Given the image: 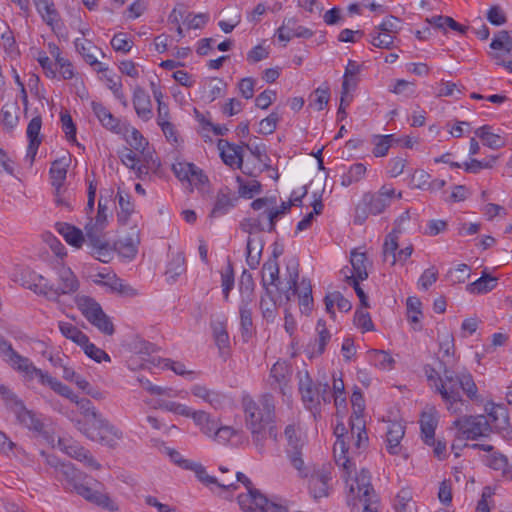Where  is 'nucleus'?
I'll use <instances>...</instances> for the list:
<instances>
[{
    "mask_svg": "<svg viewBox=\"0 0 512 512\" xmlns=\"http://www.w3.org/2000/svg\"><path fill=\"white\" fill-rule=\"evenodd\" d=\"M420 429L424 443H434L435 430L438 425V413L434 407L423 411L420 416Z\"/></svg>",
    "mask_w": 512,
    "mask_h": 512,
    "instance_id": "nucleus-23",
    "label": "nucleus"
},
{
    "mask_svg": "<svg viewBox=\"0 0 512 512\" xmlns=\"http://www.w3.org/2000/svg\"><path fill=\"white\" fill-rule=\"evenodd\" d=\"M59 330L64 337L72 340L74 343L82 346L85 343H88V336L83 333L80 329H78L75 325L69 322H59L58 324Z\"/></svg>",
    "mask_w": 512,
    "mask_h": 512,
    "instance_id": "nucleus-52",
    "label": "nucleus"
},
{
    "mask_svg": "<svg viewBox=\"0 0 512 512\" xmlns=\"http://www.w3.org/2000/svg\"><path fill=\"white\" fill-rule=\"evenodd\" d=\"M238 197L227 186L222 187L216 194L214 206L209 214L211 218H218L227 214L235 207Z\"/></svg>",
    "mask_w": 512,
    "mask_h": 512,
    "instance_id": "nucleus-19",
    "label": "nucleus"
},
{
    "mask_svg": "<svg viewBox=\"0 0 512 512\" xmlns=\"http://www.w3.org/2000/svg\"><path fill=\"white\" fill-rule=\"evenodd\" d=\"M218 148L221 150V158L226 165L230 167L236 165L238 168H241L243 163L242 147L220 139L218 141Z\"/></svg>",
    "mask_w": 512,
    "mask_h": 512,
    "instance_id": "nucleus-27",
    "label": "nucleus"
},
{
    "mask_svg": "<svg viewBox=\"0 0 512 512\" xmlns=\"http://www.w3.org/2000/svg\"><path fill=\"white\" fill-rule=\"evenodd\" d=\"M85 243L90 254L103 263H108L113 257V249L105 237V228L91 222L85 224Z\"/></svg>",
    "mask_w": 512,
    "mask_h": 512,
    "instance_id": "nucleus-11",
    "label": "nucleus"
},
{
    "mask_svg": "<svg viewBox=\"0 0 512 512\" xmlns=\"http://www.w3.org/2000/svg\"><path fill=\"white\" fill-rule=\"evenodd\" d=\"M67 168L68 164L65 162V159L55 160L50 168L51 184L55 187L57 194L66 179Z\"/></svg>",
    "mask_w": 512,
    "mask_h": 512,
    "instance_id": "nucleus-48",
    "label": "nucleus"
},
{
    "mask_svg": "<svg viewBox=\"0 0 512 512\" xmlns=\"http://www.w3.org/2000/svg\"><path fill=\"white\" fill-rule=\"evenodd\" d=\"M56 477L66 490L74 491L86 501L91 502L108 511L118 510L117 504L107 493L92 488L85 483L87 475L76 469L70 462L63 463Z\"/></svg>",
    "mask_w": 512,
    "mask_h": 512,
    "instance_id": "nucleus-2",
    "label": "nucleus"
},
{
    "mask_svg": "<svg viewBox=\"0 0 512 512\" xmlns=\"http://www.w3.org/2000/svg\"><path fill=\"white\" fill-rule=\"evenodd\" d=\"M279 281V264L275 259H268L262 266V285L269 294V285L277 286Z\"/></svg>",
    "mask_w": 512,
    "mask_h": 512,
    "instance_id": "nucleus-40",
    "label": "nucleus"
},
{
    "mask_svg": "<svg viewBox=\"0 0 512 512\" xmlns=\"http://www.w3.org/2000/svg\"><path fill=\"white\" fill-rule=\"evenodd\" d=\"M368 356L374 366L383 370L391 369L394 364V359L391 355L383 350L372 349L368 351Z\"/></svg>",
    "mask_w": 512,
    "mask_h": 512,
    "instance_id": "nucleus-58",
    "label": "nucleus"
},
{
    "mask_svg": "<svg viewBox=\"0 0 512 512\" xmlns=\"http://www.w3.org/2000/svg\"><path fill=\"white\" fill-rule=\"evenodd\" d=\"M324 302L326 311L333 318L335 317V312L333 310L334 304L337 305L338 310L341 312H348L352 308L351 302L338 291L326 295Z\"/></svg>",
    "mask_w": 512,
    "mask_h": 512,
    "instance_id": "nucleus-45",
    "label": "nucleus"
},
{
    "mask_svg": "<svg viewBox=\"0 0 512 512\" xmlns=\"http://www.w3.org/2000/svg\"><path fill=\"white\" fill-rule=\"evenodd\" d=\"M243 407L248 429L275 424V402L271 394L261 396L257 402L252 399H244Z\"/></svg>",
    "mask_w": 512,
    "mask_h": 512,
    "instance_id": "nucleus-5",
    "label": "nucleus"
},
{
    "mask_svg": "<svg viewBox=\"0 0 512 512\" xmlns=\"http://www.w3.org/2000/svg\"><path fill=\"white\" fill-rule=\"evenodd\" d=\"M253 494H240L238 504L244 512H288V509L273 500L268 499L260 491Z\"/></svg>",
    "mask_w": 512,
    "mask_h": 512,
    "instance_id": "nucleus-13",
    "label": "nucleus"
},
{
    "mask_svg": "<svg viewBox=\"0 0 512 512\" xmlns=\"http://www.w3.org/2000/svg\"><path fill=\"white\" fill-rule=\"evenodd\" d=\"M192 468H189L188 470H191L195 473L196 477L206 486L210 485H216L221 489L229 490V488L233 487L235 488L233 483H226V481H218V479L214 476H210L205 467L202 466L200 463L193 462L191 464Z\"/></svg>",
    "mask_w": 512,
    "mask_h": 512,
    "instance_id": "nucleus-41",
    "label": "nucleus"
},
{
    "mask_svg": "<svg viewBox=\"0 0 512 512\" xmlns=\"http://www.w3.org/2000/svg\"><path fill=\"white\" fill-rule=\"evenodd\" d=\"M251 433V441L256 451L263 455L267 452V440L270 439L275 443H278L280 434L276 424H270L267 426H258L248 429Z\"/></svg>",
    "mask_w": 512,
    "mask_h": 512,
    "instance_id": "nucleus-17",
    "label": "nucleus"
},
{
    "mask_svg": "<svg viewBox=\"0 0 512 512\" xmlns=\"http://www.w3.org/2000/svg\"><path fill=\"white\" fill-rule=\"evenodd\" d=\"M421 306L422 303L419 298L408 297L406 301L407 318L408 321L413 324V329L416 331L422 329V325L420 324V317L422 316Z\"/></svg>",
    "mask_w": 512,
    "mask_h": 512,
    "instance_id": "nucleus-51",
    "label": "nucleus"
},
{
    "mask_svg": "<svg viewBox=\"0 0 512 512\" xmlns=\"http://www.w3.org/2000/svg\"><path fill=\"white\" fill-rule=\"evenodd\" d=\"M133 105L138 117L144 121L152 118V104L149 95L141 87H136L133 93Z\"/></svg>",
    "mask_w": 512,
    "mask_h": 512,
    "instance_id": "nucleus-25",
    "label": "nucleus"
},
{
    "mask_svg": "<svg viewBox=\"0 0 512 512\" xmlns=\"http://www.w3.org/2000/svg\"><path fill=\"white\" fill-rule=\"evenodd\" d=\"M329 99H330V88H329L328 84L325 83L323 86L318 87L313 92V94L311 95L309 105L315 107L318 111H321L328 104Z\"/></svg>",
    "mask_w": 512,
    "mask_h": 512,
    "instance_id": "nucleus-59",
    "label": "nucleus"
},
{
    "mask_svg": "<svg viewBox=\"0 0 512 512\" xmlns=\"http://www.w3.org/2000/svg\"><path fill=\"white\" fill-rule=\"evenodd\" d=\"M57 275L58 284L55 286L44 276L34 274L29 288L50 301H59L60 296L72 294L79 289V281L70 268L59 267Z\"/></svg>",
    "mask_w": 512,
    "mask_h": 512,
    "instance_id": "nucleus-3",
    "label": "nucleus"
},
{
    "mask_svg": "<svg viewBox=\"0 0 512 512\" xmlns=\"http://www.w3.org/2000/svg\"><path fill=\"white\" fill-rule=\"evenodd\" d=\"M371 36V44L377 48L382 49H391L394 44V36L390 34H385L379 30L374 31L370 34Z\"/></svg>",
    "mask_w": 512,
    "mask_h": 512,
    "instance_id": "nucleus-64",
    "label": "nucleus"
},
{
    "mask_svg": "<svg viewBox=\"0 0 512 512\" xmlns=\"http://www.w3.org/2000/svg\"><path fill=\"white\" fill-rule=\"evenodd\" d=\"M41 15L43 21L51 27L53 31L59 30L62 26L61 18L58 11L55 8L53 0L43 3L40 10H37Z\"/></svg>",
    "mask_w": 512,
    "mask_h": 512,
    "instance_id": "nucleus-39",
    "label": "nucleus"
},
{
    "mask_svg": "<svg viewBox=\"0 0 512 512\" xmlns=\"http://www.w3.org/2000/svg\"><path fill=\"white\" fill-rule=\"evenodd\" d=\"M190 418H192L195 425L200 428V431L208 437L212 436L219 423L218 419L213 418L209 413L203 410H194Z\"/></svg>",
    "mask_w": 512,
    "mask_h": 512,
    "instance_id": "nucleus-35",
    "label": "nucleus"
},
{
    "mask_svg": "<svg viewBox=\"0 0 512 512\" xmlns=\"http://www.w3.org/2000/svg\"><path fill=\"white\" fill-rule=\"evenodd\" d=\"M237 182L239 183V195L243 198H252L255 194H259L261 192V184L257 180H251L247 183H244L240 176L237 177Z\"/></svg>",
    "mask_w": 512,
    "mask_h": 512,
    "instance_id": "nucleus-62",
    "label": "nucleus"
},
{
    "mask_svg": "<svg viewBox=\"0 0 512 512\" xmlns=\"http://www.w3.org/2000/svg\"><path fill=\"white\" fill-rule=\"evenodd\" d=\"M490 47L493 50H504L507 53H512V36L510 32L507 30L499 31L493 38Z\"/></svg>",
    "mask_w": 512,
    "mask_h": 512,
    "instance_id": "nucleus-60",
    "label": "nucleus"
},
{
    "mask_svg": "<svg viewBox=\"0 0 512 512\" xmlns=\"http://www.w3.org/2000/svg\"><path fill=\"white\" fill-rule=\"evenodd\" d=\"M352 457L351 472L347 473L343 467L342 477L345 479L349 486V492L359 501L365 505V508L372 511V509L379 508V498L371 484L370 472L362 468L360 471L356 470L354 457Z\"/></svg>",
    "mask_w": 512,
    "mask_h": 512,
    "instance_id": "nucleus-4",
    "label": "nucleus"
},
{
    "mask_svg": "<svg viewBox=\"0 0 512 512\" xmlns=\"http://www.w3.org/2000/svg\"><path fill=\"white\" fill-rule=\"evenodd\" d=\"M73 403L77 405L83 416L87 418L91 417L93 422H95L98 418L102 416L96 410L92 402L87 398H80L79 396H77Z\"/></svg>",
    "mask_w": 512,
    "mask_h": 512,
    "instance_id": "nucleus-63",
    "label": "nucleus"
},
{
    "mask_svg": "<svg viewBox=\"0 0 512 512\" xmlns=\"http://www.w3.org/2000/svg\"><path fill=\"white\" fill-rule=\"evenodd\" d=\"M118 203L120 207V212L118 213V217L120 220H127L130 215L134 211V205L131 202V196L128 193H123L121 191L117 192Z\"/></svg>",
    "mask_w": 512,
    "mask_h": 512,
    "instance_id": "nucleus-61",
    "label": "nucleus"
},
{
    "mask_svg": "<svg viewBox=\"0 0 512 512\" xmlns=\"http://www.w3.org/2000/svg\"><path fill=\"white\" fill-rule=\"evenodd\" d=\"M286 455L290 464L297 470L298 475L301 478H308L310 466L306 465L304 462L303 447L293 446L292 448H286Z\"/></svg>",
    "mask_w": 512,
    "mask_h": 512,
    "instance_id": "nucleus-36",
    "label": "nucleus"
},
{
    "mask_svg": "<svg viewBox=\"0 0 512 512\" xmlns=\"http://www.w3.org/2000/svg\"><path fill=\"white\" fill-rule=\"evenodd\" d=\"M264 240L261 237H248L246 246V263L250 269H256L260 264Z\"/></svg>",
    "mask_w": 512,
    "mask_h": 512,
    "instance_id": "nucleus-34",
    "label": "nucleus"
},
{
    "mask_svg": "<svg viewBox=\"0 0 512 512\" xmlns=\"http://www.w3.org/2000/svg\"><path fill=\"white\" fill-rule=\"evenodd\" d=\"M400 230L393 229L385 238V242L383 244V256L384 259L387 260L389 256H391V265L396 264V253L398 251V239H399Z\"/></svg>",
    "mask_w": 512,
    "mask_h": 512,
    "instance_id": "nucleus-55",
    "label": "nucleus"
},
{
    "mask_svg": "<svg viewBox=\"0 0 512 512\" xmlns=\"http://www.w3.org/2000/svg\"><path fill=\"white\" fill-rule=\"evenodd\" d=\"M56 230L69 245L75 248H80L85 242L82 230L71 224L57 223Z\"/></svg>",
    "mask_w": 512,
    "mask_h": 512,
    "instance_id": "nucleus-33",
    "label": "nucleus"
},
{
    "mask_svg": "<svg viewBox=\"0 0 512 512\" xmlns=\"http://www.w3.org/2000/svg\"><path fill=\"white\" fill-rule=\"evenodd\" d=\"M126 141L131 148L140 152L144 156L145 161L148 162V157H152L150 152L145 153L148 141L137 129L132 128L130 135L126 138Z\"/></svg>",
    "mask_w": 512,
    "mask_h": 512,
    "instance_id": "nucleus-56",
    "label": "nucleus"
},
{
    "mask_svg": "<svg viewBox=\"0 0 512 512\" xmlns=\"http://www.w3.org/2000/svg\"><path fill=\"white\" fill-rule=\"evenodd\" d=\"M395 512H416V503L413 500L412 490L409 488L401 489L394 499Z\"/></svg>",
    "mask_w": 512,
    "mask_h": 512,
    "instance_id": "nucleus-43",
    "label": "nucleus"
},
{
    "mask_svg": "<svg viewBox=\"0 0 512 512\" xmlns=\"http://www.w3.org/2000/svg\"><path fill=\"white\" fill-rule=\"evenodd\" d=\"M475 135L482 140L485 146L491 149H499L505 146L504 138L499 134L491 132V127L488 125L477 128Z\"/></svg>",
    "mask_w": 512,
    "mask_h": 512,
    "instance_id": "nucleus-44",
    "label": "nucleus"
},
{
    "mask_svg": "<svg viewBox=\"0 0 512 512\" xmlns=\"http://www.w3.org/2000/svg\"><path fill=\"white\" fill-rule=\"evenodd\" d=\"M78 429L90 440L108 447H115L117 442L123 437L121 430L112 425L103 416L92 422L89 427L78 422Z\"/></svg>",
    "mask_w": 512,
    "mask_h": 512,
    "instance_id": "nucleus-8",
    "label": "nucleus"
},
{
    "mask_svg": "<svg viewBox=\"0 0 512 512\" xmlns=\"http://www.w3.org/2000/svg\"><path fill=\"white\" fill-rule=\"evenodd\" d=\"M314 35L313 31L304 26L298 25L295 18L285 19L282 25L277 29V37L280 41L287 43L293 37L297 38H311ZM286 44H284L285 46Z\"/></svg>",
    "mask_w": 512,
    "mask_h": 512,
    "instance_id": "nucleus-20",
    "label": "nucleus"
},
{
    "mask_svg": "<svg viewBox=\"0 0 512 512\" xmlns=\"http://www.w3.org/2000/svg\"><path fill=\"white\" fill-rule=\"evenodd\" d=\"M59 446L66 454L83 462L88 468L94 470H99L101 468L100 463L91 455L89 450L77 443L59 440Z\"/></svg>",
    "mask_w": 512,
    "mask_h": 512,
    "instance_id": "nucleus-21",
    "label": "nucleus"
},
{
    "mask_svg": "<svg viewBox=\"0 0 512 512\" xmlns=\"http://www.w3.org/2000/svg\"><path fill=\"white\" fill-rule=\"evenodd\" d=\"M336 442L334 444V458L338 466L343 467L347 473H350L352 467V457L348 456L349 450L352 448V454L360 455L364 450H357L354 446L356 435L354 438L352 434L347 433L346 427L343 423H338L334 429Z\"/></svg>",
    "mask_w": 512,
    "mask_h": 512,
    "instance_id": "nucleus-10",
    "label": "nucleus"
},
{
    "mask_svg": "<svg viewBox=\"0 0 512 512\" xmlns=\"http://www.w3.org/2000/svg\"><path fill=\"white\" fill-rule=\"evenodd\" d=\"M492 432L503 433L510 427L507 409L502 405H493L489 414Z\"/></svg>",
    "mask_w": 512,
    "mask_h": 512,
    "instance_id": "nucleus-30",
    "label": "nucleus"
},
{
    "mask_svg": "<svg viewBox=\"0 0 512 512\" xmlns=\"http://www.w3.org/2000/svg\"><path fill=\"white\" fill-rule=\"evenodd\" d=\"M42 127V118L40 115L33 117L27 126V138L29 140L27 153L34 157L41 144L40 131Z\"/></svg>",
    "mask_w": 512,
    "mask_h": 512,
    "instance_id": "nucleus-31",
    "label": "nucleus"
},
{
    "mask_svg": "<svg viewBox=\"0 0 512 512\" xmlns=\"http://www.w3.org/2000/svg\"><path fill=\"white\" fill-rule=\"evenodd\" d=\"M439 361V370H442V378L438 381L435 392L440 394L442 400L446 403L447 409L451 413H458L460 409L456 407L458 403H463L460 394L462 390L470 400L480 401L478 388L472 375L468 371L455 373L449 369L447 363Z\"/></svg>",
    "mask_w": 512,
    "mask_h": 512,
    "instance_id": "nucleus-1",
    "label": "nucleus"
},
{
    "mask_svg": "<svg viewBox=\"0 0 512 512\" xmlns=\"http://www.w3.org/2000/svg\"><path fill=\"white\" fill-rule=\"evenodd\" d=\"M317 338L310 343L308 348L311 357L320 356L324 353L327 343L331 339V334L326 327L324 320L319 319L316 325Z\"/></svg>",
    "mask_w": 512,
    "mask_h": 512,
    "instance_id": "nucleus-28",
    "label": "nucleus"
},
{
    "mask_svg": "<svg viewBox=\"0 0 512 512\" xmlns=\"http://www.w3.org/2000/svg\"><path fill=\"white\" fill-rule=\"evenodd\" d=\"M498 279L486 272L474 282L467 285L466 289L471 294H486L496 288Z\"/></svg>",
    "mask_w": 512,
    "mask_h": 512,
    "instance_id": "nucleus-37",
    "label": "nucleus"
},
{
    "mask_svg": "<svg viewBox=\"0 0 512 512\" xmlns=\"http://www.w3.org/2000/svg\"><path fill=\"white\" fill-rule=\"evenodd\" d=\"M252 302L241 301L239 306L241 334L245 341H248L253 334Z\"/></svg>",
    "mask_w": 512,
    "mask_h": 512,
    "instance_id": "nucleus-38",
    "label": "nucleus"
},
{
    "mask_svg": "<svg viewBox=\"0 0 512 512\" xmlns=\"http://www.w3.org/2000/svg\"><path fill=\"white\" fill-rule=\"evenodd\" d=\"M366 174V166L363 163L353 164L349 170L341 176V185L348 187L359 182Z\"/></svg>",
    "mask_w": 512,
    "mask_h": 512,
    "instance_id": "nucleus-57",
    "label": "nucleus"
},
{
    "mask_svg": "<svg viewBox=\"0 0 512 512\" xmlns=\"http://www.w3.org/2000/svg\"><path fill=\"white\" fill-rule=\"evenodd\" d=\"M452 427L457 430L456 439L459 441L488 437L492 432L490 422L484 415L461 416L453 421Z\"/></svg>",
    "mask_w": 512,
    "mask_h": 512,
    "instance_id": "nucleus-7",
    "label": "nucleus"
},
{
    "mask_svg": "<svg viewBox=\"0 0 512 512\" xmlns=\"http://www.w3.org/2000/svg\"><path fill=\"white\" fill-rule=\"evenodd\" d=\"M186 272V261L184 253L177 252L172 255L166 269L167 280L175 282L177 278Z\"/></svg>",
    "mask_w": 512,
    "mask_h": 512,
    "instance_id": "nucleus-42",
    "label": "nucleus"
},
{
    "mask_svg": "<svg viewBox=\"0 0 512 512\" xmlns=\"http://www.w3.org/2000/svg\"><path fill=\"white\" fill-rule=\"evenodd\" d=\"M353 413L350 418L352 437L356 435L354 446L357 450H366L369 444V438L366 432V422L363 416L365 402L360 390L353 392L351 396Z\"/></svg>",
    "mask_w": 512,
    "mask_h": 512,
    "instance_id": "nucleus-9",
    "label": "nucleus"
},
{
    "mask_svg": "<svg viewBox=\"0 0 512 512\" xmlns=\"http://www.w3.org/2000/svg\"><path fill=\"white\" fill-rule=\"evenodd\" d=\"M78 309L89 323L99 320V316H103L104 311L100 304L93 298L88 296H80L76 299Z\"/></svg>",
    "mask_w": 512,
    "mask_h": 512,
    "instance_id": "nucleus-29",
    "label": "nucleus"
},
{
    "mask_svg": "<svg viewBox=\"0 0 512 512\" xmlns=\"http://www.w3.org/2000/svg\"><path fill=\"white\" fill-rule=\"evenodd\" d=\"M191 393L205 402L209 403L214 408H217L221 405L223 396L214 390L208 389L206 386L203 385H194L191 388Z\"/></svg>",
    "mask_w": 512,
    "mask_h": 512,
    "instance_id": "nucleus-49",
    "label": "nucleus"
},
{
    "mask_svg": "<svg viewBox=\"0 0 512 512\" xmlns=\"http://www.w3.org/2000/svg\"><path fill=\"white\" fill-rule=\"evenodd\" d=\"M366 254L353 250L351 252L350 263L352 265L353 274L352 277L360 279L361 281L367 279L368 272L366 267Z\"/></svg>",
    "mask_w": 512,
    "mask_h": 512,
    "instance_id": "nucleus-53",
    "label": "nucleus"
},
{
    "mask_svg": "<svg viewBox=\"0 0 512 512\" xmlns=\"http://www.w3.org/2000/svg\"><path fill=\"white\" fill-rule=\"evenodd\" d=\"M91 107L97 119L106 129L116 134H121L127 130L126 127L121 125L120 120L116 118L102 103L92 101Z\"/></svg>",
    "mask_w": 512,
    "mask_h": 512,
    "instance_id": "nucleus-22",
    "label": "nucleus"
},
{
    "mask_svg": "<svg viewBox=\"0 0 512 512\" xmlns=\"http://www.w3.org/2000/svg\"><path fill=\"white\" fill-rule=\"evenodd\" d=\"M288 270H290V268H288ZM298 277L299 274L296 268H294L292 271H289L288 288L285 291L287 300H290L291 296L295 295L300 296L312 294V286L310 280L303 278L298 284Z\"/></svg>",
    "mask_w": 512,
    "mask_h": 512,
    "instance_id": "nucleus-26",
    "label": "nucleus"
},
{
    "mask_svg": "<svg viewBox=\"0 0 512 512\" xmlns=\"http://www.w3.org/2000/svg\"><path fill=\"white\" fill-rule=\"evenodd\" d=\"M0 355L13 369L23 373L28 379H33V371L36 366L29 358L17 353L11 343L0 335Z\"/></svg>",
    "mask_w": 512,
    "mask_h": 512,
    "instance_id": "nucleus-14",
    "label": "nucleus"
},
{
    "mask_svg": "<svg viewBox=\"0 0 512 512\" xmlns=\"http://www.w3.org/2000/svg\"><path fill=\"white\" fill-rule=\"evenodd\" d=\"M309 490L315 499L327 497L330 489V481L332 479L330 468L322 466L316 469L310 467L309 474Z\"/></svg>",
    "mask_w": 512,
    "mask_h": 512,
    "instance_id": "nucleus-16",
    "label": "nucleus"
},
{
    "mask_svg": "<svg viewBox=\"0 0 512 512\" xmlns=\"http://www.w3.org/2000/svg\"><path fill=\"white\" fill-rule=\"evenodd\" d=\"M405 435V427L400 422H389L386 431V448L391 455H397L401 451V440Z\"/></svg>",
    "mask_w": 512,
    "mask_h": 512,
    "instance_id": "nucleus-24",
    "label": "nucleus"
},
{
    "mask_svg": "<svg viewBox=\"0 0 512 512\" xmlns=\"http://www.w3.org/2000/svg\"><path fill=\"white\" fill-rule=\"evenodd\" d=\"M94 282L109 287L111 291L121 296L133 297L137 295V291L122 279L118 278L115 273H98Z\"/></svg>",
    "mask_w": 512,
    "mask_h": 512,
    "instance_id": "nucleus-18",
    "label": "nucleus"
},
{
    "mask_svg": "<svg viewBox=\"0 0 512 512\" xmlns=\"http://www.w3.org/2000/svg\"><path fill=\"white\" fill-rule=\"evenodd\" d=\"M364 202L369 207L371 215H379L391 205L394 198L401 199L402 193L397 195L395 189L390 185H383L376 193H365L363 195Z\"/></svg>",
    "mask_w": 512,
    "mask_h": 512,
    "instance_id": "nucleus-15",
    "label": "nucleus"
},
{
    "mask_svg": "<svg viewBox=\"0 0 512 512\" xmlns=\"http://www.w3.org/2000/svg\"><path fill=\"white\" fill-rule=\"evenodd\" d=\"M255 283L253 276L247 270L242 272L239 282L241 301L253 302Z\"/></svg>",
    "mask_w": 512,
    "mask_h": 512,
    "instance_id": "nucleus-54",
    "label": "nucleus"
},
{
    "mask_svg": "<svg viewBox=\"0 0 512 512\" xmlns=\"http://www.w3.org/2000/svg\"><path fill=\"white\" fill-rule=\"evenodd\" d=\"M299 377V392L302 397V401L305 406L312 410L316 409L320 405L322 399L325 403H330L332 396L329 391L330 386L327 381L314 382L307 370L300 371Z\"/></svg>",
    "mask_w": 512,
    "mask_h": 512,
    "instance_id": "nucleus-6",
    "label": "nucleus"
},
{
    "mask_svg": "<svg viewBox=\"0 0 512 512\" xmlns=\"http://www.w3.org/2000/svg\"><path fill=\"white\" fill-rule=\"evenodd\" d=\"M213 335L215 343L220 351V355L225 359L229 354V335L223 322H218L213 326Z\"/></svg>",
    "mask_w": 512,
    "mask_h": 512,
    "instance_id": "nucleus-50",
    "label": "nucleus"
},
{
    "mask_svg": "<svg viewBox=\"0 0 512 512\" xmlns=\"http://www.w3.org/2000/svg\"><path fill=\"white\" fill-rule=\"evenodd\" d=\"M14 413L20 424L33 431L38 437L43 438L47 443H54V436L47 429L41 417L34 411L27 409L23 402H16Z\"/></svg>",
    "mask_w": 512,
    "mask_h": 512,
    "instance_id": "nucleus-12",
    "label": "nucleus"
},
{
    "mask_svg": "<svg viewBox=\"0 0 512 512\" xmlns=\"http://www.w3.org/2000/svg\"><path fill=\"white\" fill-rule=\"evenodd\" d=\"M75 48L79 52V54L82 55L84 60L91 66H96L97 72H106L107 68L103 67L100 62L97 61L94 51H96L98 48L89 40H82L80 38H77L74 41Z\"/></svg>",
    "mask_w": 512,
    "mask_h": 512,
    "instance_id": "nucleus-32",
    "label": "nucleus"
},
{
    "mask_svg": "<svg viewBox=\"0 0 512 512\" xmlns=\"http://www.w3.org/2000/svg\"><path fill=\"white\" fill-rule=\"evenodd\" d=\"M19 106L17 102L6 103L0 111V123L9 131H12L18 124Z\"/></svg>",
    "mask_w": 512,
    "mask_h": 512,
    "instance_id": "nucleus-46",
    "label": "nucleus"
},
{
    "mask_svg": "<svg viewBox=\"0 0 512 512\" xmlns=\"http://www.w3.org/2000/svg\"><path fill=\"white\" fill-rule=\"evenodd\" d=\"M291 375V369L285 362L277 361L270 370V377L279 386L281 392L285 394V388Z\"/></svg>",
    "mask_w": 512,
    "mask_h": 512,
    "instance_id": "nucleus-47",
    "label": "nucleus"
}]
</instances>
